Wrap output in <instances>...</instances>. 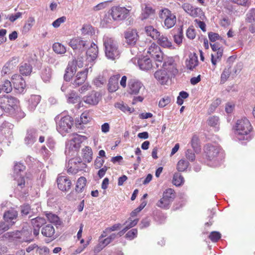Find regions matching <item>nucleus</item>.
Wrapping results in <instances>:
<instances>
[{"label":"nucleus","mask_w":255,"mask_h":255,"mask_svg":"<svg viewBox=\"0 0 255 255\" xmlns=\"http://www.w3.org/2000/svg\"><path fill=\"white\" fill-rule=\"evenodd\" d=\"M252 127L250 121L247 118H243L237 121L235 127V134L239 140L251 139L250 133Z\"/></svg>","instance_id":"obj_1"},{"label":"nucleus","mask_w":255,"mask_h":255,"mask_svg":"<svg viewBox=\"0 0 255 255\" xmlns=\"http://www.w3.org/2000/svg\"><path fill=\"white\" fill-rule=\"evenodd\" d=\"M106 56L109 59L115 60L119 57L120 51L118 42L112 37L105 36L103 38Z\"/></svg>","instance_id":"obj_2"},{"label":"nucleus","mask_w":255,"mask_h":255,"mask_svg":"<svg viewBox=\"0 0 255 255\" xmlns=\"http://www.w3.org/2000/svg\"><path fill=\"white\" fill-rule=\"evenodd\" d=\"M55 121L56 123L57 130L63 136L71 131L74 124V121L72 117L66 116L60 118V116L58 115L55 117Z\"/></svg>","instance_id":"obj_3"},{"label":"nucleus","mask_w":255,"mask_h":255,"mask_svg":"<svg viewBox=\"0 0 255 255\" xmlns=\"http://www.w3.org/2000/svg\"><path fill=\"white\" fill-rule=\"evenodd\" d=\"M84 65L87 67L90 66V63L86 62L84 57L82 56L78 57L77 59L73 60L72 62H69L64 76L65 80L66 81H70L71 78L76 72L77 67L81 68ZM87 68H88V67ZM88 69L89 70V69Z\"/></svg>","instance_id":"obj_4"},{"label":"nucleus","mask_w":255,"mask_h":255,"mask_svg":"<svg viewBox=\"0 0 255 255\" xmlns=\"http://www.w3.org/2000/svg\"><path fill=\"white\" fill-rule=\"evenodd\" d=\"M73 137L67 143L65 154L67 155H74L80 147L81 143L87 139L84 135L74 134Z\"/></svg>","instance_id":"obj_5"},{"label":"nucleus","mask_w":255,"mask_h":255,"mask_svg":"<svg viewBox=\"0 0 255 255\" xmlns=\"http://www.w3.org/2000/svg\"><path fill=\"white\" fill-rule=\"evenodd\" d=\"M204 150L207 159L215 162L213 166H217L223 158L221 149L218 146L208 144L205 146Z\"/></svg>","instance_id":"obj_6"},{"label":"nucleus","mask_w":255,"mask_h":255,"mask_svg":"<svg viewBox=\"0 0 255 255\" xmlns=\"http://www.w3.org/2000/svg\"><path fill=\"white\" fill-rule=\"evenodd\" d=\"M18 103V100L10 95H4L0 97V108L8 114L14 113L15 107Z\"/></svg>","instance_id":"obj_7"},{"label":"nucleus","mask_w":255,"mask_h":255,"mask_svg":"<svg viewBox=\"0 0 255 255\" xmlns=\"http://www.w3.org/2000/svg\"><path fill=\"white\" fill-rule=\"evenodd\" d=\"M147 53L155 60L157 68L161 66L164 55L156 43L152 42L151 44L147 49Z\"/></svg>","instance_id":"obj_8"},{"label":"nucleus","mask_w":255,"mask_h":255,"mask_svg":"<svg viewBox=\"0 0 255 255\" xmlns=\"http://www.w3.org/2000/svg\"><path fill=\"white\" fill-rule=\"evenodd\" d=\"M86 167V164L83 162L80 158H73L68 161L67 172L69 174H75L78 171L84 170Z\"/></svg>","instance_id":"obj_9"},{"label":"nucleus","mask_w":255,"mask_h":255,"mask_svg":"<svg viewBox=\"0 0 255 255\" xmlns=\"http://www.w3.org/2000/svg\"><path fill=\"white\" fill-rule=\"evenodd\" d=\"M129 12L125 7L113 6L110 10V14L114 20L121 21L127 17Z\"/></svg>","instance_id":"obj_10"},{"label":"nucleus","mask_w":255,"mask_h":255,"mask_svg":"<svg viewBox=\"0 0 255 255\" xmlns=\"http://www.w3.org/2000/svg\"><path fill=\"white\" fill-rule=\"evenodd\" d=\"M101 94L96 91H92L82 98V101L89 106H94L98 104L101 100Z\"/></svg>","instance_id":"obj_11"},{"label":"nucleus","mask_w":255,"mask_h":255,"mask_svg":"<svg viewBox=\"0 0 255 255\" xmlns=\"http://www.w3.org/2000/svg\"><path fill=\"white\" fill-rule=\"evenodd\" d=\"M128 93L130 94L137 95L140 94L143 95L145 93V88L139 81L131 80L128 82Z\"/></svg>","instance_id":"obj_12"},{"label":"nucleus","mask_w":255,"mask_h":255,"mask_svg":"<svg viewBox=\"0 0 255 255\" xmlns=\"http://www.w3.org/2000/svg\"><path fill=\"white\" fill-rule=\"evenodd\" d=\"M98 48L96 44L92 42L86 52V61L90 63V68L93 65L94 61L98 56Z\"/></svg>","instance_id":"obj_13"},{"label":"nucleus","mask_w":255,"mask_h":255,"mask_svg":"<svg viewBox=\"0 0 255 255\" xmlns=\"http://www.w3.org/2000/svg\"><path fill=\"white\" fill-rule=\"evenodd\" d=\"M126 43L131 46L135 45L139 38L137 30L136 29H128L124 33Z\"/></svg>","instance_id":"obj_14"},{"label":"nucleus","mask_w":255,"mask_h":255,"mask_svg":"<svg viewBox=\"0 0 255 255\" xmlns=\"http://www.w3.org/2000/svg\"><path fill=\"white\" fill-rule=\"evenodd\" d=\"M11 81L14 89L18 93H22L25 88V82L22 77L18 74H14L12 76Z\"/></svg>","instance_id":"obj_15"},{"label":"nucleus","mask_w":255,"mask_h":255,"mask_svg":"<svg viewBox=\"0 0 255 255\" xmlns=\"http://www.w3.org/2000/svg\"><path fill=\"white\" fill-rule=\"evenodd\" d=\"M59 189L63 192H67L71 188L72 183L70 179L66 176H59L57 178Z\"/></svg>","instance_id":"obj_16"},{"label":"nucleus","mask_w":255,"mask_h":255,"mask_svg":"<svg viewBox=\"0 0 255 255\" xmlns=\"http://www.w3.org/2000/svg\"><path fill=\"white\" fill-rule=\"evenodd\" d=\"M69 45L74 50H79L83 51L88 45L87 41L84 40L81 37H75L71 39Z\"/></svg>","instance_id":"obj_17"},{"label":"nucleus","mask_w":255,"mask_h":255,"mask_svg":"<svg viewBox=\"0 0 255 255\" xmlns=\"http://www.w3.org/2000/svg\"><path fill=\"white\" fill-rule=\"evenodd\" d=\"M88 72V69L86 68L84 71L78 72L74 80L72 82V85L75 87H77L83 84L87 79Z\"/></svg>","instance_id":"obj_18"},{"label":"nucleus","mask_w":255,"mask_h":255,"mask_svg":"<svg viewBox=\"0 0 255 255\" xmlns=\"http://www.w3.org/2000/svg\"><path fill=\"white\" fill-rule=\"evenodd\" d=\"M156 40L158 44L163 48L169 49H173L175 48L171 40L163 35H160Z\"/></svg>","instance_id":"obj_19"},{"label":"nucleus","mask_w":255,"mask_h":255,"mask_svg":"<svg viewBox=\"0 0 255 255\" xmlns=\"http://www.w3.org/2000/svg\"><path fill=\"white\" fill-rule=\"evenodd\" d=\"M198 65V56L196 53H191L186 61L187 69L193 70Z\"/></svg>","instance_id":"obj_20"},{"label":"nucleus","mask_w":255,"mask_h":255,"mask_svg":"<svg viewBox=\"0 0 255 255\" xmlns=\"http://www.w3.org/2000/svg\"><path fill=\"white\" fill-rule=\"evenodd\" d=\"M17 217V212L11 209L5 212L3 218L5 222L9 223L8 225L12 226L15 222Z\"/></svg>","instance_id":"obj_21"},{"label":"nucleus","mask_w":255,"mask_h":255,"mask_svg":"<svg viewBox=\"0 0 255 255\" xmlns=\"http://www.w3.org/2000/svg\"><path fill=\"white\" fill-rule=\"evenodd\" d=\"M36 131L34 129L28 130L24 138L25 143L27 145H31L35 141L37 137Z\"/></svg>","instance_id":"obj_22"},{"label":"nucleus","mask_w":255,"mask_h":255,"mask_svg":"<svg viewBox=\"0 0 255 255\" xmlns=\"http://www.w3.org/2000/svg\"><path fill=\"white\" fill-rule=\"evenodd\" d=\"M120 78V75H114L110 78L108 84V90L110 92H114L118 89V81Z\"/></svg>","instance_id":"obj_23"},{"label":"nucleus","mask_w":255,"mask_h":255,"mask_svg":"<svg viewBox=\"0 0 255 255\" xmlns=\"http://www.w3.org/2000/svg\"><path fill=\"white\" fill-rule=\"evenodd\" d=\"M40 101V96L37 95H31L28 100V109L31 111L34 110Z\"/></svg>","instance_id":"obj_24"},{"label":"nucleus","mask_w":255,"mask_h":255,"mask_svg":"<svg viewBox=\"0 0 255 255\" xmlns=\"http://www.w3.org/2000/svg\"><path fill=\"white\" fill-rule=\"evenodd\" d=\"M154 77L162 85L166 84L169 79V76L165 70L157 71L154 73Z\"/></svg>","instance_id":"obj_25"},{"label":"nucleus","mask_w":255,"mask_h":255,"mask_svg":"<svg viewBox=\"0 0 255 255\" xmlns=\"http://www.w3.org/2000/svg\"><path fill=\"white\" fill-rule=\"evenodd\" d=\"M141 6L142 9V13L141 14V20L147 18L154 12V10L148 4L143 3L141 4Z\"/></svg>","instance_id":"obj_26"},{"label":"nucleus","mask_w":255,"mask_h":255,"mask_svg":"<svg viewBox=\"0 0 255 255\" xmlns=\"http://www.w3.org/2000/svg\"><path fill=\"white\" fill-rule=\"evenodd\" d=\"M139 68L142 70H149L152 67L151 60L149 58L143 57L137 61Z\"/></svg>","instance_id":"obj_27"},{"label":"nucleus","mask_w":255,"mask_h":255,"mask_svg":"<svg viewBox=\"0 0 255 255\" xmlns=\"http://www.w3.org/2000/svg\"><path fill=\"white\" fill-rule=\"evenodd\" d=\"M145 32L147 35L151 37L153 39L156 40L160 35V33L153 26L149 25L145 27Z\"/></svg>","instance_id":"obj_28"},{"label":"nucleus","mask_w":255,"mask_h":255,"mask_svg":"<svg viewBox=\"0 0 255 255\" xmlns=\"http://www.w3.org/2000/svg\"><path fill=\"white\" fill-rule=\"evenodd\" d=\"M42 234L46 237H52L55 233V229L52 225L48 224L42 229Z\"/></svg>","instance_id":"obj_29"},{"label":"nucleus","mask_w":255,"mask_h":255,"mask_svg":"<svg viewBox=\"0 0 255 255\" xmlns=\"http://www.w3.org/2000/svg\"><path fill=\"white\" fill-rule=\"evenodd\" d=\"M87 180L85 177L81 176L77 181L75 190L78 193H82L86 185Z\"/></svg>","instance_id":"obj_30"},{"label":"nucleus","mask_w":255,"mask_h":255,"mask_svg":"<svg viewBox=\"0 0 255 255\" xmlns=\"http://www.w3.org/2000/svg\"><path fill=\"white\" fill-rule=\"evenodd\" d=\"M66 96L67 99V102L69 103L75 104L78 103L80 100V97L74 91H70Z\"/></svg>","instance_id":"obj_31"},{"label":"nucleus","mask_w":255,"mask_h":255,"mask_svg":"<svg viewBox=\"0 0 255 255\" xmlns=\"http://www.w3.org/2000/svg\"><path fill=\"white\" fill-rule=\"evenodd\" d=\"M35 19L32 16H29L26 21L22 28V33H27L32 27L35 23Z\"/></svg>","instance_id":"obj_32"},{"label":"nucleus","mask_w":255,"mask_h":255,"mask_svg":"<svg viewBox=\"0 0 255 255\" xmlns=\"http://www.w3.org/2000/svg\"><path fill=\"white\" fill-rule=\"evenodd\" d=\"M223 49L222 48L211 54V62L214 65V69L215 68L217 62L220 61L223 55Z\"/></svg>","instance_id":"obj_33"},{"label":"nucleus","mask_w":255,"mask_h":255,"mask_svg":"<svg viewBox=\"0 0 255 255\" xmlns=\"http://www.w3.org/2000/svg\"><path fill=\"white\" fill-rule=\"evenodd\" d=\"M25 167L20 163H16L14 166V174L15 178L23 176L22 173L24 172Z\"/></svg>","instance_id":"obj_34"},{"label":"nucleus","mask_w":255,"mask_h":255,"mask_svg":"<svg viewBox=\"0 0 255 255\" xmlns=\"http://www.w3.org/2000/svg\"><path fill=\"white\" fill-rule=\"evenodd\" d=\"M176 21V18L175 15L171 13L164 20V25L167 28H170L175 25Z\"/></svg>","instance_id":"obj_35"},{"label":"nucleus","mask_w":255,"mask_h":255,"mask_svg":"<svg viewBox=\"0 0 255 255\" xmlns=\"http://www.w3.org/2000/svg\"><path fill=\"white\" fill-rule=\"evenodd\" d=\"M51 69L46 67L42 70L41 77L44 82H49L51 78Z\"/></svg>","instance_id":"obj_36"},{"label":"nucleus","mask_w":255,"mask_h":255,"mask_svg":"<svg viewBox=\"0 0 255 255\" xmlns=\"http://www.w3.org/2000/svg\"><path fill=\"white\" fill-rule=\"evenodd\" d=\"M83 158L86 161L90 162L92 159L93 152L91 148L89 146H86L82 150Z\"/></svg>","instance_id":"obj_37"},{"label":"nucleus","mask_w":255,"mask_h":255,"mask_svg":"<svg viewBox=\"0 0 255 255\" xmlns=\"http://www.w3.org/2000/svg\"><path fill=\"white\" fill-rule=\"evenodd\" d=\"M163 197L171 203L175 197L174 191L171 188L166 189L163 192Z\"/></svg>","instance_id":"obj_38"},{"label":"nucleus","mask_w":255,"mask_h":255,"mask_svg":"<svg viewBox=\"0 0 255 255\" xmlns=\"http://www.w3.org/2000/svg\"><path fill=\"white\" fill-rule=\"evenodd\" d=\"M163 197L171 203L175 197L174 191L171 188L166 189L163 192Z\"/></svg>","instance_id":"obj_39"},{"label":"nucleus","mask_w":255,"mask_h":255,"mask_svg":"<svg viewBox=\"0 0 255 255\" xmlns=\"http://www.w3.org/2000/svg\"><path fill=\"white\" fill-rule=\"evenodd\" d=\"M31 222L33 228H37L38 229H39L46 223L44 218L39 217L32 219Z\"/></svg>","instance_id":"obj_40"},{"label":"nucleus","mask_w":255,"mask_h":255,"mask_svg":"<svg viewBox=\"0 0 255 255\" xmlns=\"http://www.w3.org/2000/svg\"><path fill=\"white\" fill-rule=\"evenodd\" d=\"M46 216L50 223H53L55 225H61V221L56 215L53 214L51 213H49L46 214Z\"/></svg>","instance_id":"obj_41"},{"label":"nucleus","mask_w":255,"mask_h":255,"mask_svg":"<svg viewBox=\"0 0 255 255\" xmlns=\"http://www.w3.org/2000/svg\"><path fill=\"white\" fill-rule=\"evenodd\" d=\"M115 107L121 110L124 113L128 112L131 113L134 111L133 108H129L127 104L122 102L115 104Z\"/></svg>","instance_id":"obj_42"},{"label":"nucleus","mask_w":255,"mask_h":255,"mask_svg":"<svg viewBox=\"0 0 255 255\" xmlns=\"http://www.w3.org/2000/svg\"><path fill=\"white\" fill-rule=\"evenodd\" d=\"M54 51L59 54H62L66 52V49L64 45L59 42H55L53 45Z\"/></svg>","instance_id":"obj_43"},{"label":"nucleus","mask_w":255,"mask_h":255,"mask_svg":"<svg viewBox=\"0 0 255 255\" xmlns=\"http://www.w3.org/2000/svg\"><path fill=\"white\" fill-rule=\"evenodd\" d=\"M31 71L32 68L29 64L24 63L19 67V72L22 75H29Z\"/></svg>","instance_id":"obj_44"},{"label":"nucleus","mask_w":255,"mask_h":255,"mask_svg":"<svg viewBox=\"0 0 255 255\" xmlns=\"http://www.w3.org/2000/svg\"><path fill=\"white\" fill-rule=\"evenodd\" d=\"M171 202L162 197L156 203V206L158 207L163 209H168L169 208Z\"/></svg>","instance_id":"obj_45"},{"label":"nucleus","mask_w":255,"mask_h":255,"mask_svg":"<svg viewBox=\"0 0 255 255\" xmlns=\"http://www.w3.org/2000/svg\"><path fill=\"white\" fill-rule=\"evenodd\" d=\"M189 163L188 161L185 159H181L177 164V169L178 171L182 172L185 171L188 167Z\"/></svg>","instance_id":"obj_46"},{"label":"nucleus","mask_w":255,"mask_h":255,"mask_svg":"<svg viewBox=\"0 0 255 255\" xmlns=\"http://www.w3.org/2000/svg\"><path fill=\"white\" fill-rule=\"evenodd\" d=\"M13 125L7 122H4L1 125L0 128L1 131L5 133L11 132V129L13 128Z\"/></svg>","instance_id":"obj_47"},{"label":"nucleus","mask_w":255,"mask_h":255,"mask_svg":"<svg viewBox=\"0 0 255 255\" xmlns=\"http://www.w3.org/2000/svg\"><path fill=\"white\" fill-rule=\"evenodd\" d=\"M90 119V118L89 117V115L88 113H83L81 114L80 117V123H79V124L77 125V127L78 128H82L83 129V127L82 126V124H86L88 123Z\"/></svg>","instance_id":"obj_48"},{"label":"nucleus","mask_w":255,"mask_h":255,"mask_svg":"<svg viewBox=\"0 0 255 255\" xmlns=\"http://www.w3.org/2000/svg\"><path fill=\"white\" fill-rule=\"evenodd\" d=\"M184 182V178L180 173H175L173 178V183L176 186H180Z\"/></svg>","instance_id":"obj_49"},{"label":"nucleus","mask_w":255,"mask_h":255,"mask_svg":"<svg viewBox=\"0 0 255 255\" xmlns=\"http://www.w3.org/2000/svg\"><path fill=\"white\" fill-rule=\"evenodd\" d=\"M199 141V139L198 136L196 134L193 135L191 140V144L195 152H197L200 150Z\"/></svg>","instance_id":"obj_50"},{"label":"nucleus","mask_w":255,"mask_h":255,"mask_svg":"<svg viewBox=\"0 0 255 255\" xmlns=\"http://www.w3.org/2000/svg\"><path fill=\"white\" fill-rule=\"evenodd\" d=\"M1 86V90L3 91L6 93H10L12 91V85L11 82L8 80H5Z\"/></svg>","instance_id":"obj_51"},{"label":"nucleus","mask_w":255,"mask_h":255,"mask_svg":"<svg viewBox=\"0 0 255 255\" xmlns=\"http://www.w3.org/2000/svg\"><path fill=\"white\" fill-rule=\"evenodd\" d=\"M190 16L194 17L202 18L204 16L202 10L200 8L193 6L192 11L191 13Z\"/></svg>","instance_id":"obj_52"},{"label":"nucleus","mask_w":255,"mask_h":255,"mask_svg":"<svg viewBox=\"0 0 255 255\" xmlns=\"http://www.w3.org/2000/svg\"><path fill=\"white\" fill-rule=\"evenodd\" d=\"M246 20L247 22L251 23L255 21V9H250L246 15Z\"/></svg>","instance_id":"obj_53"},{"label":"nucleus","mask_w":255,"mask_h":255,"mask_svg":"<svg viewBox=\"0 0 255 255\" xmlns=\"http://www.w3.org/2000/svg\"><path fill=\"white\" fill-rule=\"evenodd\" d=\"M219 120L218 117L212 116L208 119V124L211 127L216 128L219 124Z\"/></svg>","instance_id":"obj_54"},{"label":"nucleus","mask_w":255,"mask_h":255,"mask_svg":"<svg viewBox=\"0 0 255 255\" xmlns=\"http://www.w3.org/2000/svg\"><path fill=\"white\" fill-rule=\"evenodd\" d=\"M24 13V12H17L14 14H9L7 16V18H8L11 22H13L17 19L21 18Z\"/></svg>","instance_id":"obj_55"},{"label":"nucleus","mask_w":255,"mask_h":255,"mask_svg":"<svg viewBox=\"0 0 255 255\" xmlns=\"http://www.w3.org/2000/svg\"><path fill=\"white\" fill-rule=\"evenodd\" d=\"M171 97L168 96H165L159 102V106L163 108L171 102Z\"/></svg>","instance_id":"obj_56"},{"label":"nucleus","mask_w":255,"mask_h":255,"mask_svg":"<svg viewBox=\"0 0 255 255\" xmlns=\"http://www.w3.org/2000/svg\"><path fill=\"white\" fill-rule=\"evenodd\" d=\"M138 219H136L132 220L131 218H129L128 221H127L125 223L124 225H125L126 227L127 228L128 230L130 228L134 227L138 223Z\"/></svg>","instance_id":"obj_57"},{"label":"nucleus","mask_w":255,"mask_h":255,"mask_svg":"<svg viewBox=\"0 0 255 255\" xmlns=\"http://www.w3.org/2000/svg\"><path fill=\"white\" fill-rule=\"evenodd\" d=\"M221 234L219 232L216 231L212 232L209 236V239L213 242H217L221 238Z\"/></svg>","instance_id":"obj_58"},{"label":"nucleus","mask_w":255,"mask_h":255,"mask_svg":"<svg viewBox=\"0 0 255 255\" xmlns=\"http://www.w3.org/2000/svg\"><path fill=\"white\" fill-rule=\"evenodd\" d=\"M137 230L136 229H132L128 231L126 235V238L129 240H132L137 237Z\"/></svg>","instance_id":"obj_59"},{"label":"nucleus","mask_w":255,"mask_h":255,"mask_svg":"<svg viewBox=\"0 0 255 255\" xmlns=\"http://www.w3.org/2000/svg\"><path fill=\"white\" fill-rule=\"evenodd\" d=\"M146 201H143L140 203V205L130 213L131 217H135L138 213H139L141 210H142L144 208V207L146 206Z\"/></svg>","instance_id":"obj_60"},{"label":"nucleus","mask_w":255,"mask_h":255,"mask_svg":"<svg viewBox=\"0 0 255 255\" xmlns=\"http://www.w3.org/2000/svg\"><path fill=\"white\" fill-rule=\"evenodd\" d=\"M230 73L229 69H225L221 76V83H224L229 77Z\"/></svg>","instance_id":"obj_61"},{"label":"nucleus","mask_w":255,"mask_h":255,"mask_svg":"<svg viewBox=\"0 0 255 255\" xmlns=\"http://www.w3.org/2000/svg\"><path fill=\"white\" fill-rule=\"evenodd\" d=\"M173 63V60L172 58H168L166 60L165 59L162 60L161 66L160 67H162L164 69L167 70L168 69V66H171Z\"/></svg>","instance_id":"obj_62"},{"label":"nucleus","mask_w":255,"mask_h":255,"mask_svg":"<svg viewBox=\"0 0 255 255\" xmlns=\"http://www.w3.org/2000/svg\"><path fill=\"white\" fill-rule=\"evenodd\" d=\"M171 14V11L167 8L161 9L159 13V16L161 19H166Z\"/></svg>","instance_id":"obj_63"},{"label":"nucleus","mask_w":255,"mask_h":255,"mask_svg":"<svg viewBox=\"0 0 255 255\" xmlns=\"http://www.w3.org/2000/svg\"><path fill=\"white\" fill-rule=\"evenodd\" d=\"M66 20V17L65 16H62L54 21L52 25L54 27L57 28L61 25V24L64 23Z\"/></svg>","instance_id":"obj_64"}]
</instances>
